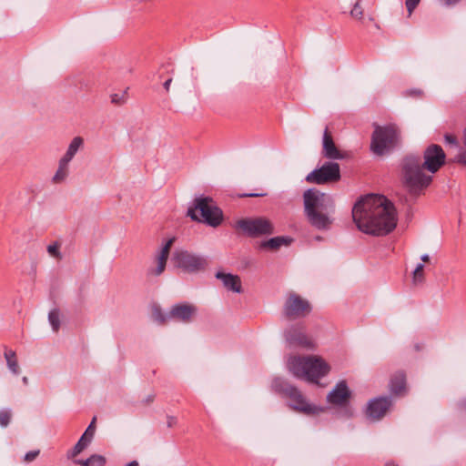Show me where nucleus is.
<instances>
[{"instance_id":"obj_16","label":"nucleus","mask_w":466,"mask_h":466,"mask_svg":"<svg viewBox=\"0 0 466 466\" xmlns=\"http://www.w3.org/2000/svg\"><path fill=\"white\" fill-rule=\"evenodd\" d=\"M390 391L395 395H400L406 390V377L403 372H396L390 382Z\"/></svg>"},{"instance_id":"obj_10","label":"nucleus","mask_w":466,"mask_h":466,"mask_svg":"<svg viewBox=\"0 0 466 466\" xmlns=\"http://www.w3.org/2000/svg\"><path fill=\"white\" fill-rule=\"evenodd\" d=\"M311 310L309 302L300 296L291 293L284 306V313L290 319H298L308 315Z\"/></svg>"},{"instance_id":"obj_30","label":"nucleus","mask_w":466,"mask_h":466,"mask_svg":"<svg viewBox=\"0 0 466 466\" xmlns=\"http://www.w3.org/2000/svg\"><path fill=\"white\" fill-rule=\"evenodd\" d=\"M48 320L53 330L57 331L60 327V315L58 309H52L49 312Z\"/></svg>"},{"instance_id":"obj_45","label":"nucleus","mask_w":466,"mask_h":466,"mask_svg":"<svg viewBox=\"0 0 466 466\" xmlns=\"http://www.w3.org/2000/svg\"><path fill=\"white\" fill-rule=\"evenodd\" d=\"M126 466H139V464L137 461H133L127 463Z\"/></svg>"},{"instance_id":"obj_46","label":"nucleus","mask_w":466,"mask_h":466,"mask_svg":"<svg viewBox=\"0 0 466 466\" xmlns=\"http://www.w3.org/2000/svg\"><path fill=\"white\" fill-rule=\"evenodd\" d=\"M385 466H398V465L394 464L393 462H387L385 464Z\"/></svg>"},{"instance_id":"obj_32","label":"nucleus","mask_w":466,"mask_h":466,"mask_svg":"<svg viewBox=\"0 0 466 466\" xmlns=\"http://www.w3.org/2000/svg\"><path fill=\"white\" fill-rule=\"evenodd\" d=\"M152 318L154 319V320L159 323H163L167 320V319L171 317L169 316V314L164 315L158 307H154L152 310Z\"/></svg>"},{"instance_id":"obj_4","label":"nucleus","mask_w":466,"mask_h":466,"mask_svg":"<svg viewBox=\"0 0 466 466\" xmlns=\"http://www.w3.org/2000/svg\"><path fill=\"white\" fill-rule=\"evenodd\" d=\"M288 370L298 379L318 383L319 380L326 376L330 367L319 356H291L287 362Z\"/></svg>"},{"instance_id":"obj_28","label":"nucleus","mask_w":466,"mask_h":466,"mask_svg":"<svg viewBox=\"0 0 466 466\" xmlns=\"http://www.w3.org/2000/svg\"><path fill=\"white\" fill-rule=\"evenodd\" d=\"M90 442H91V441H89V439L86 438V436H81L79 441L76 442V444L73 448V450L71 451V456L72 457L77 456L88 446V444Z\"/></svg>"},{"instance_id":"obj_35","label":"nucleus","mask_w":466,"mask_h":466,"mask_svg":"<svg viewBox=\"0 0 466 466\" xmlns=\"http://www.w3.org/2000/svg\"><path fill=\"white\" fill-rule=\"evenodd\" d=\"M421 0H406L405 5L409 13V16L412 15L414 10L417 8Z\"/></svg>"},{"instance_id":"obj_29","label":"nucleus","mask_w":466,"mask_h":466,"mask_svg":"<svg viewBox=\"0 0 466 466\" xmlns=\"http://www.w3.org/2000/svg\"><path fill=\"white\" fill-rule=\"evenodd\" d=\"M110 101L115 106H122L127 101V89L110 96Z\"/></svg>"},{"instance_id":"obj_11","label":"nucleus","mask_w":466,"mask_h":466,"mask_svg":"<svg viewBox=\"0 0 466 466\" xmlns=\"http://www.w3.org/2000/svg\"><path fill=\"white\" fill-rule=\"evenodd\" d=\"M391 406V400L388 397L375 398L369 401L367 406V416L379 420L382 418Z\"/></svg>"},{"instance_id":"obj_27","label":"nucleus","mask_w":466,"mask_h":466,"mask_svg":"<svg viewBox=\"0 0 466 466\" xmlns=\"http://www.w3.org/2000/svg\"><path fill=\"white\" fill-rule=\"evenodd\" d=\"M61 245L62 244L60 241L56 240L46 247V251L52 258L56 260H61L63 258L62 253L60 251Z\"/></svg>"},{"instance_id":"obj_24","label":"nucleus","mask_w":466,"mask_h":466,"mask_svg":"<svg viewBox=\"0 0 466 466\" xmlns=\"http://www.w3.org/2000/svg\"><path fill=\"white\" fill-rule=\"evenodd\" d=\"M4 355L10 371L17 375L19 373V366L15 352L11 350H6Z\"/></svg>"},{"instance_id":"obj_3","label":"nucleus","mask_w":466,"mask_h":466,"mask_svg":"<svg viewBox=\"0 0 466 466\" xmlns=\"http://www.w3.org/2000/svg\"><path fill=\"white\" fill-rule=\"evenodd\" d=\"M304 213L309 224L319 230H327L333 223L335 210L333 198L316 188L303 193Z\"/></svg>"},{"instance_id":"obj_23","label":"nucleus","mask_w":466,"mask_h":466,"mask_svg":"<svg viewBox=\"0 0 466 466\" xmlns=\"http://www.w3.org/2000/svg\"><path fill=\"white\" fill-rule=\"evenodd\" d=\"M287 340L290 343L299 344L306 347H311V341L306 337L304 333L301 331L298 332V334H293L291 330H289L286 335Z\"/></svg>"},{"instance_id":"obj_20","label":"nucleus","mask_w":466,"mask_h":466,"mask_svg":"<svg viewBox=\"0 0 466 466\" xmlns=\"http://www.w3.org/2000/svg\"><path fill=\"white\" fill-rule=\"evenodd\" d=\"M291 242V238L287 237H275L267 241H264L261 245L262 248L278 250L281 246H289Z\"/></svg>"},{"instance_id":"obj_48","label":"nucleus","mask_w":466,"mask_h":466,"mask_svg":"<svg viewBox=\"0 0 466 466\" xmlns=\"http://www.w3.org/2000/svg\"><path fill=\"white\" fill-rule=\"evenodd\" d=\"M153 399H154V397L152 396V397H150V398H147V400L152 401V400H153Z\"/></svg>"},{"instance_id":"obj_42","label":"nucleus","mask_w":466,"mask_h":466,"mask_svg":"<svg viewBox=\"0 0 466 466\" xmlns=\"http://www.w3.org/2000/svg\"><path fill=\"white\" fill-rule=\"evenodd\" d=\"M167 427H168V428H172V427H174V426L177 424V419H176V417H174V416H168V417H167Z\"/></svg>"},{"instance_id":"obj_18","label":"nucleus","mask_w":466,"mask_h":466,"mask_svg":"<svg viewBox=\"0 0 466 466\" xmlns=\"http://www.w3.org/2000/svg\"><path fill=\"white\" fill-rule=\"evenodd\" d=\"M83 145L84 139L81 137H74L70 142L66 152L61 158L70 163V161L74 158L77 151L83 147Z\"/></svg>"},{"instance_id":"obj_14","label":"nucleus","mask_w":466,"mask_h":466,"mask_svg":"<svg viewBox=\"0 0 466 466\" xmlns=\"http://www.w3.org/2000/svg\"><path fill=\"white\" fill-rule=\"evenodd\" d=\"M197 309L195 306L190 304H178L175 305L170 312L169 316L180 319L182 321H189L192 316L195 314Z\"/></svg>"},{"instance_id":"obj_8","label":"nucleus","mask_w":466,"mask_h":466,"mask_svg":"<svg viewBox=\"0 0 466 466\" xmlns=\"http://www.w3.org/2000/svg\"><path fill=\"white\" fill-rule=\"evenodd\" d=\"M286 397L289 398L290 408L306 415H317L324 410L323 408L309 403L302 393L295 387L289 385L283 390Z\"/></svg>"},{"instance_id":"obj_15","label":"nucleus","mask_w":466,"mask_h":466,"mask_svg":"<svg viewBox=\"0 0 466 466\" xmlns=\"http://www.w3.org/2000/svg\"><path fill=\"white\" fill-rule=\"evenodd\" d=\"M216 277L222 280L224 287L228 290L237 293L241 292V281L238 276L218 272Z\"/></svg>"},{"instance_id":"obj_2","label":"nucleus","mask_w":466,"mask_h":466,"mask_svg":"<svg viewBox=\"0 0 466 466\" xmlns=\"http://www.w3.org/2000/svg\"><path fill=\"white\" fill-rule=\"evenodd\" d=\"M445 162V153L441 146L431 145L424 152V163L419 156H407L402 161V172L405 184L411 189L427 187L431 177L425 175L423 168L431 173L437 172Z\"/></svg>"},{"instance_id":"obj_38","label":"nucleus","mask_w":466,"mask_h":466,"mask_svg":"<svg viewBox=\"0 0 466 466\" xmlns=\"http://www.w3.org/2000/svg\"><path fill=\"white\" fill-rule=\"evenodd\" d=\"M444 139H445V142L451 146V147H458L459 145H458V141H457V138L456 137H454L453 135H451V134H446L444 136Z\"/></svg>"},{"instance_id":"obj_34","label":"nucleus","mask_w":466,"mask_h":466,"mask_svg":"<svg viewBox=\"0 0 466 466\" xmlns=\"http://www.w3.org/2000/svg\"><path fill=\"white\" fill-rule=\"evenodd\" d=\"M96 420V418L94 417L91 423L89 424V426L87 427V429L86 430L84 434L82 435V436H86V438L89 439V441H92L94 433H95Z\"/></svg>"},{"instance_id":"obj_25","label":"nucleus","mask_w":466,"mask_h":466,"mask_svg":"<svg viewBox=\"0 0 466 466\" xmlns=\"http://www.w3.org/2000/svg\"><path fill=\"white\" fill-rule=\"evenodd\" d=\"M106 461L104 456L95 454L85 461L77 460L75 462L81 466H105Z\"/></svg>"},{"instance_id":"obj_40","label":"nucleus","mask_w":466,"mask_h":466,"mask_svg":"<svg viewBox=\"0 0 466 466\" xmlns=\"http://www.w3.org/2000/svg\"><path fill=\"white\" fill-rule=\"evenodd\" d=\"M441 5L445 6H454L456 5L461 0H439Z\"/></svg>"},{"instance_id":"obj_22","label":"nucleus","mask_w":466,"mask_h":466,"mask_svg":"<svg viewBox=\"0 0 466 466\" xmlns=\"http://www.w3.org/2000/svg\"><path fill=\"white\" fill-rule=\"evenodd\" d=\"M203 264H175V270L179 275L194 274L202 270Z\"/></svg>"},{"instance_id":"obj_5","label":"nucleus","mask_w":466,"mask_h":466,"mask_svg":"<svg viewBox=\"0 0 466 466\" xmlns=\"http://www.w3.org/2000/svg\"><path fill=\"white\" fill-rule=\"evenodd\" d=\"M187 216L192 220L203 222L210 227H218L223 220L222 210L208 197H198L194 199L193 207L187 209Z\"/></svg>"},{"instance_id":"obj_37","label":"nucleus","mask_w":466,"mask_h":466,"mask_svg":"<svg viewBox=\"0 0 466 466\" xmlns=\"http://www.w3.org/2000/svg\"><path fill=\"white\" fill-rule=\"evenodd\" d=\"M39 450H35V451H28L27 453H25V457H24V461L25 462H31L33 461H35L37 456L39 455Z\"/></svg>"},{"instance_id":"obj_50","label":"nucleus","mask_w":466,"mask_h":466,"mask_svg":"<svg viewBox=\"0 0 466 466\" xmlns=\"http://www.w3.org/2000/svg\"><path fill=\"white\" fill-rule=\"evenodd\" d=\"M463 408H464V410H466V400H465V401H464V403H463Z\"/></svg>"},{"instance_id":"obj_31","label":"nucleus","mask_w":466,"mask_h":466,"mask_svg":"<svg viewBox=\"0 0 466 466\" xmlns=\"http://www.w3.org/2000/svg\"><path fill=\"white\" fill-rule=\"evenodd\" d=\"M350 15L355 18L361 20L363 18V8L360 5V0H358L352 9L350 10Z\"/></svg>"},{"instance_id":"obj_21","label":"nucleus","mask_w":466,"mask_h":466,"mask_svg":"<svg viewBox=\"0 0 466 466\" xmlns=\"http://www.w3.org/2000/svg\"><path fill=\"white\" fill-rule=\"evenodd\" d=\"M424 264H415L411 268H406V273H410L414 285L420 284L424 280Z\"/></svg>"},{"instance_id":"obj_9","label":"nucleus","mask_w":466,"mask_h":466,"mask_svg":"<svg viewBox=\"0 0 466 466\" xmlns=\"http://www.w3.org/2000/svg\"><path fill=\"white\" fill-rule=\"evenodd\" d=\"M238 226L250 237L269 235L274 231L272 223L265 218L241 219L238 222Z\"/></svg>"},{"instance_id":"obj_33","label":"nucleus","mask_w":466,"mask_h":466,"mask_svg":"<svg viewBox=\"0 0 466 466\" xmlns=\"http://www.w3.org/2000/svg\"><path fill=\"white\" fill-rule=\"evenodd\" d=\"M12 417V412L10 410H3L0 411V426L6 427Z\"/></svg>"},{"instance_id":"obj_17","label":"nucleus","mask_w":466,"mask_h":466,"mask_svg":"<svg viewBox=\"0 0 466 466\" xmlns=\"http://www.w3.org/2000/svg\"><path fill=\"white\" fill-rule=\"evenodd\" d=\"M69 174V162L66 160L60 158L58 162V168L55 173L52 181L55 184H60L64 182Z\"/></svg>"},{"instance_id":"obj_51","label":"nucleus","mask_w":466,"mask_h":466,"mask_svg":"<svg viewBox=\"0 0 466 466\" xmlns=\"http://www.w3.org/2000/svg\"><path fill=\"white\" fill-rule=\"evenodd\" d=\"M413 92L418 94V95L420 94V91H413Z\"/></svg>"},{"instance_id":"obj_1","label":"nucleus","mask_w":466,"mask_h":466,"mask_svg":"<svg viewBox=\"0 0 466 466\" xmlns=\"http://www.w3.org/2000/svg\"><path fill=\"white\" fill-rule=\"evenodd\" d=\"M352 218L360 231L371 235H386L397 225L395 207L382 195H368L358 201Z\"/></svg>"},{"instance_id":"obj_19","label":"nucleus","mask_w":466,"mask_h":466,"mask_svg":"<svg viewBox=\"0 0 466 466\" xmlns=\"http://www.w3.org/2000/svg\"><path fill=\"white\" fill-rule=\"evenodd\" d=\"M173 262H203V259L187 250L177 249L173 253Z\"/></svg>"},{"instance_id":"obj_26","label":"nucleus","mask_w":466,"mask_h":466,"mask_svg":"<svg viewBox=\"0 0 466 466\" xmlns=\"http://www.w3.org/2000/svg\"><path fill=\"white\" fill-rule=\"evenodd\" d=\"M174 241H175L174 238H171L168 240H167V242L162 246L159 252L157 253V258H156V260H157L156 262H167L168 256H169L170 248H171Z\"/></svg>"},{"instance_id":"obj_6","label":"nucleus","mask_w":466,"mask_h":466,"mask_svg":"<svg viewBox=\"0 0 466 466\" xmlns=\"http://www.w3.org/2000/svg\"><path fill=\"white\" fill-rule=\"evenodd\" d=\"M399 140L400 131L396 126H376L371 136L370 149L374 154L382 156L394 149Z\"/></svg>"},{"instance_id":"obj_13","label":"nucleus","mask_w":466,"mask_h":466,"mask_svg":"<svg viewBox=\"0 0 466 466\" xmlns=\"http://www.w3.org/2000/svg\"><path fill=\"white\" fill-rule=\"evenodd\" d=\"M350 392L345 381L339 382L329 393L327 399L329 403L342 405L350 398Z\"/></svg>"},{"instance_id":"obj_12","label":"nucleus","mask_w":466,"mask_h":466,"mask_svg":"<svg viewBox=\"0 0 466 466\" xmlns=\"http://www.w3.org/2000/svg\"><path fill=\"white\" fill-rule=\"evenodd\" d=\"M322 146L323 156L329 159H342L344 157L340 151L337 148L328 127H326L323 133Z\"/></svg>"},{"instance_id":"obj_43","label":"nucleus","mask_w":466,"mask_h":466,"mask_svg":"<svg viewBox=\"0 0 466 466\" xmlns=\"http://www.w3.org/2000/svg\"><path fill=\"white\" fill-rule=\"evenodd\" d=\"M172 82V78H168L165 83H164V88L168 91L169 90V87H170V84Z\"/></svg>"},{"instance_id":"obj_47","label":"nucleus","mask_w":466,"mask_h":466,"mask_svg":"<svg viewBox=\"0 0 466 466\" xmlns=\"http://www.w3.org/2000/svg\"><path fill=\"white\" fill-rule=\"evenodd\" d=\"M23 381H24V383H27V378H26V377H24V378H23Z\"/></svg>"},{"instance_id":"obj_39","label":"nucleus","mask_w":466,"mask_h":466,"mask_svg":"<svg viewBox=\"0 0 466 466\" xmlns=\"http://www.w3.org/2000/svg\"><path fill=\"white\" fill-rule=\"evenodd\" d=\"M265 196H267L266 192H261V193H246V194L240 195L241 198H257V197H265Z\"/></svg>"},{"instance_id":"obj_36","label":"nucleus","mask_w":466,"mask_h":466,"mask_svg":"<svg viewBox=\"0 0 466 466\" xmlns=\"http://www.w3.org/2000/svg\"><path fill=\"white\" fill-rule=\"evenodd\" d=\"M166 264H157L154 268L149 269L148 273L152 276H159L164 272Z\"/></svg>"},{"instance_id":"obj_49","label":"nucleus","mask_w":466,"mask_h":466,"mask_svg":"<svg viewBox=\"0 0 466 466\" xmlns=\"http://www.w3.org/2000/svg\"><path fill=\"white\" fill-rule=\"evenodd\" d=\"M153 399H154V397L152 396V397H150V398H147V400L152 401V400H153Z\"/></svg>"},{"instance_id":"obj_41","label":"nucleus","mask_w":466,"mask_h":466,"mask_svg":"<svg viewBox=\"0 0 466 466\" xmlns=\"http://www.w3.org/2000/svg\"><path fill=\"white\" fill-rule=\"evenodd\" d=\"M454 161L461 164H466V152H461L460 154H458Z\"/></svg>"},{"instance_id":"obj_7","label":"nucleus","mask_w":466,"mask_h":466,"mask_svg":"<svg viewBox=\"0 0 466 466\" xmlns=\"http://www.w3.org/2000/svg\"><path fill=\"white\" fill-rule=\"evenodd\" d=\"M340 179L339 165L336 162H326L319 168H316L306 177L308 183L323 185L337 182Z\"/></svg>"},{"instance_id":"obj_44","label":"nucleus","mask_w":466,"mask_h":466,"mask_svg":"<svg viewBox=\"0 0 466 466\" xmlns=\"http://www.w3.org/2000/svg\"><path fill=\"white\" fill-rule=\"evenodd\" d=\"M420 259L422 262H429L431 259V257L428 254H424L420 257Z\"/></svg>"}]
</instances>
